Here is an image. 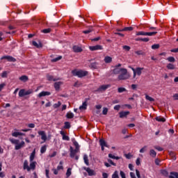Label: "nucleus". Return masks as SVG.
<instances>
[{
  "mask_svg": "<svg viewBox=\"0 0 178 178\" xmlns=\"http://www.w3.org/2000/svg\"><path fill=\"white\" fill-rule=\"evenodd\" d=\"M35 165H37V162L31 161L30 165L29 166V161L27 160H24L23 168L24 170L30 172V170H34V169H35Z\"/></svg>",
  "mask_w": 178,
  "mask_h": 178,
  "instance_id": "obj_1",
  "label": "nucleus"
},
{
  "mask_svg": "<svg viewBox=\"0 0 178 178\" xmlns=\"http://www.w3.org/2000/svg\"><path fill=\"white\" fill-rule=\"evenodd\" d=\"M72 74L74 76L79 77V79H81L82 77H86V76L88 74V72L84 71L83 70H73L72 71Z\"/></svg>",
  "mask_w": 178,
  "mask_h": 178,
  "instance_id": "obj_2",
  "label": "nucleus"
},
{
  "mask_svg": "<svg viewBox=\"0 0 178 178\" xmlns=\"http://www.w3.org/2000/svg\"><path fill=\"white\" fill-rule=\"evenodd\" d=\"M128 79H130V75H129V73L127 72V69L124 68L122 70L121 73L118 75V79L120 81L128 80Z\"/></svg>",
  "mask_w": 178,
  "mask_h": 178,
  "instance_id": "obj_3",
  "label": "nucleus"
},
{
  "mask_svg": "<svg viewBox=\"0 0 178 178\" xmlns=\"http://www.w3.org/2000/svg\"><path fill=\"white\" fill-rule=\"evenodd\" d=\"M158 34V32H145V31H138L136 33V35H148L149 37H152V35H155Z\"/></svg>",
  "mask_w": 178,
  "mask_h": 178,
  "instance_id": "obj_4",
  "label": "nucleus"
},
{
  "mask_svg": "<svg viewBox=\"0 0 178 178\" xmlns=\"http://www.w3.org/2000/svg\"><path fill=\"white\" fill-rule=\"evenodd\" d=\"M109 87H111L110 84L102 85L95 90V92H104V91H106Z\"/></svg>",
  "mask_w": 178,
  "mask_h": 178,
  "instance_id": "obj_5",
  "label": "nucleus"
},
{
  "mask_svg": "<svg viewBox=\"0 0 178 178\" xmlns=\"http://www.w3.org/2000/svg\"><path fill=\"white\" fill-rule=\"evenodd\" d=\"M3 59H6L8 62H16V58L12 56H3L1 58V60H3Z\"/></svg>",
  "mask_w": 178,
  "mask_h": 178,
  "instance_id": "obj_6",
  "label": "nucleus"
},
{
  "mask_svg": "<svg viewBox=\"0 0 178 178\" xmlns=\"http://www.w3.org/2000/svg\"><path fill=\"white\" fill-rule=\"evenodd\" d=\"M79 150H77L76 149H73V147L70 146V158H74L76 154H77L79 152Z\"/></svg>",
  "mask_w": 178,
  "mask_h": 178,
  "instance_id": "obj_7",
  "label": "nucleus"
},
{
  "mask_svg": "<svg viewBox=\"0 0 178 178\" xmlns=\"http://www.w3.org/2000/svg\"><path fill=\"white\" fill-rule=\"evenodd\" d=\"M89 49L90 51H99V50H102V46L99 45V44H97L95 46H90L89 47Z\"/></svg>",
  "mask_w": 178,
  "mask_h": 178,
  "instance_id": "obj_8",
  "label": "nucleus"
},
{
  "mask_svg": "<svg viewBox=\"0 0 178 178\" xmlns=\"http://www.w3.org/2000/svg\"><path fill=\"white\" fill-rule=\"evenodd\" d=\"M120 118L123 119V118H127L128 115H130V111H121L119 113Z\"/></svg>",
  "mask_w": 178,
  "mask_h": 178,
  "instance_id": "obj_9",
  "label": "nucleus"
},
{
  "mask_svg": "<svg viewBox=\"0 0 178 178\" xmlns=\"http://www.w3.org/2000/svg\"><path fill=\"white\" fill-rule=\"evenodd\" d=\"M84 169L86 170L88 176H95V172L93 170H91L90 168H85Z\"/></svg>",
  "mask_w": 178,
  "mask_h": 178,
  "instance_id": "obj_10",
  "label": "nucleus"
},
{
  "mask_svg": "<svg viewBox=\"0 0 178 178\" xmlns=\"http://www.w3.org/2000/svg\"><path fill=\"white\" fill-rule=\"evenodd\" d=\"M72 49L75 53L83 52V49L77 45L73 46Z\"/></svg>",
  "mask_w": 178,
  "mask_h": 178,
  "instance_id": "obj_11",
  "label": "nucleus"
},
{
  "mask_svg": "<svg viewBox=\"0 0 178 178\" xmlns=\"http://www.w3.org/2000/svg\"><path fill=\"white\" fill-rule=\"evenodd\" d=\"M124 68H119V67H115L113 70V73L114 74H120L122 70H124Z\"/></svg>",
  "mask_w": 178,
  "mask_h": 178,
  "instance_id": "obj_12",
  "label": "nucleus"
},
{
  "mask_svg": "<svg viewBox=\"0 0 178 178\" xmlns=\"http://www.w3.org/2000/svg\"><path fill=\"white\" fill-rule=\"evenodd\" d=\"M32 44L36 48H42V43L41 42H37L35 41H33Z\"/></svg>",
  "mask_w": 178,
  "mask_h": 178,
  "instance_id": "obj_13",
  "label": "nucleus"
},
{
  "mask_svg": "<svg viewBox=\"0 0 178 178\" xmlns=\"http://www.w3.org/2000/svg\"><path fill=\"white\" fill-rule=\"evenodd\" d=\"M60 86H62V82H60V81L54 83V88H55L56 91H59V90L60 88Z\"/></svg>",
  "mask_w": 178,
  "mask_h": 178,
  "instance_id": "obj_14",
  "label": "nucleus"
},
{
  "mask_svg": "<svg viewBox=\"0 0 178 178\" xmlns=\"http://www.w3.org/2000/svg\"><path fill=\"white\" fill-rule=\"evenodd\" d=\"M23 145H24V141H22L20 143H17L16 145H15V149H16L17 151L20 149Z\"/></svg>",
  "mask_w": 178,
  "mask_h": 178,
  "instance_id": "obj_15",
  "label": "nucleus"
},
{
  "mask_svg": "<svg viewBox=\"0 0 178 178\" xmlns=\"http://www.w3.org/2000/svg\"><path fill=\"white\" fill-rule=\"evenodd\" d=\"M47 80H48L49 81H58L57 79L54 78V76L50 75V74H47Z\"/></svg>",
  "mask_w": 178,
  "mask_h": 178,
  "instance_id": "obj_16",
  "label": "nucleus"
},
{
  "mask_svg": "<svg viewBox=\"0 0 178 178\" xmlns=\"http://www.w3.org/2000/svg\"><path fill=\"white\" fill-rule=\"evenodd\" d=\"M169 178H178V172H171L170 175L168 176Z\"/></svg>",
  "mask_w": 178,
  "mask_h": 178,
  "instance_id": "obj_17",
  "label": "nucleus"
},
{
  "mask_svg": "<svg viewBox=\"0 0 178 178\" xmlns=\"http://www.w3.org/2000/svg\"><path fill=\"white\" fill-rule=\"evenodd\" d=\"M99 144H100V147H106V148H108V144H106V142L105 141V140L100 139Z\"/></svg>",
  "mask_w": 178,
  "mask_h": 178,
  "instance_id": "obj_18",
  "label": "nucleus"
},
{
  "mask_svg": "<svg viewBox=\"0 0 178 178\" xmlns=\"http://www.w3.org/2000/svg\"><path fill=\"white\" fill-rule=\"evenodd\" d=\"M20 81H23L24 83H26V81H29V76L26 75H22L19 77Z\"/></svg>",
  "mask_w": 178,
  "mask_h": 178,
  "instance_id": "obj_19",
  "label": "nucleus"
},
{
  "mask_svg": "<svg viewBox=\"0 0 178 178\" xmlns=\"http://www.w3.org/2000/svg\"><path fill=\"white\" fill-rule=\"evenodd\" d=\"M166 67L168 69V70H175V69H176V66L172 63H168Z\"/></svg>",
  "mask_w": 178,
  "mask_h": 178,
  "instance_id": "obj_20",
  "label": "nucleus"
},
{
  "mask_svg": "<svg viewBox=\"0 0 178 178\" xmlns=\"http://www.w3.org/2000/svg\"><path fill=\"white\" fill-rule=\"evenodd\" d=\"M34 158H35V150H33L31 154L29 157L30 162H33L34 161Z\"/></svg>",
  "mask_w": 178,
  "mask_h": 178,
  "instance_id": "obj_21",
  "label": "nucleus"
},
{
  "mask_svg": "<svg viewBox=\"0 0 178 178\" xmlns=\"http://www.w3.org/2000/svg\"><path fill=\"white\" fill-rule=\"evenodd\" d=\"M142 70H144V67H136V72L138 76H141Z\"/></svg>",
  "mask_w": 178,
  "mask_h": 178,
  "instance_id": "obj_22",
  "label": "nucleus"
},
{
  "mask_svg": "<svg viewBox=\"0 0 178 178\" xmlns=\"http://www.w3.org/2000/svg\"><path fill=\"white\" fill-rule=\"evenodd\" d=\"M83 161L87 166H88V165H90V162L88 161V156H87V154H84Z\"/></svg>",
  "mask_w": 178,
  "mask_h": 178,
  "instance_id": "obj_23",
  "label": "nucleus"
},
{
  "mask_svg": "<svg viewBox=\"0 0 178 178\" xmlns=\"http://www.w3.org/2000/svg\"><path fill=\"white\" fill-rule=\"evenodd\" d=\"M105 63H111L112 62V57L107 56L104 58Z\"/></svg>",
  "mask_w": 178,
  "mask_h": 178,
  "instance_id": "obj_24",
  "label": "nucleus"
},
{
  "mask_svg": "<svg viewBox=\"0 0 178 178\" xmlns=\"http://www.w3.org/2000/svg\"><path fill=\"white\" fill-rule=\"evenodd\" d=\"M39 136H42V140L45 143V131H40L38 132Z\"/></svg>",
  "mask_w": 178,
  "mask_h": 178,
  "instance_id": "obj_25",
  "label": "nucleus"
},
{
  "mask_svg": "<svg viewBox=\"0 0 178 178\" xmlns=\"http://www.w3.org/2000/svg\"><path fill=\"white\" fill-rule=\"evenodd\" d=\"M156 120L157 122H162L163 123H165V122H166V119H165V118H163V117H156Z\"/></svg>",
  "mask_w": 178,
  "mask_h": 178,
  "instance_id": "obj_26",
  "label": "nucleus"
},
{
  "mask_svg": "<svg viewBox=\"0 0 178 178\" xmlns=\"http://www.w3.org/2000/svg\"><path fill=\"white\" fill-rule=\"evenodd\" d=\"M13 137H19V136H24V134L22 132H14L12 134Z\"/></svg>",
  "mask_w": 178,
  "mask_h": 178,
  "instance_id": "obj_27",
  "label": "nucleus"
},
{
  "mask_svg": "<svg viewBox=\"0 0 178 178\" xmlns=\"http://www.w3.org/2000/svg\"><path fill=\"white\" fill-rule=\"evenodd\" d=\"M149 155L152 158H155L156 156V152L154 149H150Z\"/></svg>",
  "mask_w": 178,
  "mask_h": 178,
  "instance_id": "obj_28",
  "label": "nucleus"
},
{
  "mask_svg": "<svg viewBox=\"0 0 178 178\" xmlns=\"http://www.w3.org/2000/svg\"><path fill=\"white\" fill-rule=\"evenodd\" d=\"M134 30V28L131 26L125 27L122 29V31H133Z\"/></svg>",
  "mask_w": 178,
  "mask_h": 178,
  "instance_id": "obj_29",
  "label": "nucleus"
},
{
  "mask_svg": "<svg viewBox=\"0 0 178 178\" xmlns=\"http://www.w3.org/2000/svg\"><path fill=\"white\" fill-rule=\"evenodd\" d=\"M19 97H26L25 95V90L24 89H21L19 92Z\"/></svg>",
  "mask_w": 178,
  "mask_h": 178,
  "instance_id": "obj_30",
  "label": "nucleus"
},
{
  "mask_svg": "<svg viewBox=\"0 0 178 178\" xmlns=\"http://www.w3.org/2000/svg\"><path fill=\"white\" fill-rule=\"evenodd\" d=\"M161 172L163 176H165V177H169V172H168V170H162Z\"/></svg>",
  "mask_w": 178,
  "mask_h": 178,
  "instance_id": "obj_31",
  "label": "nucleus"
},
{
  "mask_svg": "<svg viewBox=\"0 0 178 178\" xmlns=\"http://www.w3.org/2000/svg\"><path fill=\"white\" fill-rule=\"evenodd\" d=\"M73 144L75 147V149L80 151V145H79V143H77V141H76V140H74Z\"/></svg>",
  "mask_w": 178,
  "mask_h": 178,
  "instance_id": "obj_32",
  "label": "nucleus"
},
{
  "mask_svg": "<svg viewBox=\"0 0 178 178\" xmlns=\"http://www.w3.org/2000/svg\"><path fill=\"white\" fill-rule=\"evenodd\" d=\"M98 63L97 62H95V63H90V67L91 69H97L98 67Z\"/></svg>",
  "mask_w": 178,
  "mask_h": 178,
  "instance_id": "obj_33",
  "label": "nucleus"
},
{
  "mask_svg": "<svg viewBox=\"0 0 178 178\" xmlns=\"http://www.w3.org/2000/svg\"><path fill=\"white\" fill-rule=\"evenodd\" d=\"M126 91H127V90L125 88L120 87L118 88V92L120 94H122V92H126Z\"/></svg>",
  "mask_w": 178,
  "mask_h": 178,
  "instance_id": "obj_34",
  "label": "nucleus"
},
{
  "mask_svg": "<svg viewBox=\"0 0 178 178\" xmlns=\"http://www.w3.org/2000/svg\"><path fill=\"white\" fill-rule=\"evenodd\" d=\"M79 109L81 111L83 109H87V102H84L82 105L79 107Z\"/></svg>",
  "mask_w": 178,
  "mask_h": 178,
  "instance_id": "obj_35",
  "label": "nucleus"
},
{
  "mask_svg": "<svg viewBox=\"0 0 178 178\" xmlns=\"http://www.w3.org/2000/svg\"><path fill=\"white\" fill-rule=\"evenodd\" d=\"M167 60H168V62H170L171 63H173L176 62V59H175V57H173V56H170V57H168V58H167Z\"/></svg>",
  "mask_w": 178,
  "mask_h": 178,
  "instance_id": "obj_36",
  "label": "nucleus"
},
{
  "mask_svg": "<svg viewBox=\"0 0 178 178\" xmlns=\"http://www.w3.org/2000/svg\"><path fill=\"white\" fill-rule=\"evenodd\" d=\"M66 177L67 178V177H70V176L72 175V168H69L67 170V172H66Z\"/></svg>",
  "mask_w": 178,
  "mask_h": 178,
  "instance_id": "obj_37",
  "label": "nucleus"
},
{
  "mask_svg": "<svg viewBox=\"0 0 178 178\" xmlns=\"http://www.w3.org/2000/svg\"><path fill=\"white\" fill-rule=\"evenodd\" d=\"M145 98L147 101H149V102H154V101H155V99L149 97L148 95H145Z\"/></svg>",
  "mask_w": 178,
  "mask_h": 178,
  "instance_id": "obj_38",
  "label": "nucleus"
},
{
  "mask_svg": "<svg viewBox=\"0 0 178 178\" xmlns=\"http://www.w3.org/2000/svg\"><path fill=\"white\" fill-rule=\"evenodd\" d=\"M9 141H10L11 143L15 144V145L17 144H19V140L13 139V138H10Z\"/></svg>",
  "mask_w": 178,
  "mask_h": 178,
  "instance_id": "obj_39",
  "label": "nucleus"
},
{
  "mask_svg": "<svg viewBox=\"0 0 178 178\" xmlns=\"http://www.w3.org/2000/svg\"><path fill=\"white\" fill-rule=\"evenodd\" d=\"M66 116L67 119H73V118H74V114H73V113H67Z\"/></svg>",
  "mask_w": 178,
  "mask_h": 178,
  "instance_id": "obj_40",
  "label": "nucleus"
},
{
  "mask_svg": "<svg viewBox=\"0 0 178 178\" xmlns=\"http://www.w3.org/2000/svg\"><path fill=\"white\" fill-rule=\"evenodd\" d=\"M112 178H119V172L115 170L112 175Z\"/></svg>",
  "mask_w": 178,
  "mask_h": 178,
  "instance_id": "obj_41",
  "label": "nucleus"
},
{
  "mask_svg": "<svg viewBox=\"0 0 178 178\" xmlns=\"http://www.w3.org/2000/svg\"><path fill=\"white\" fill-rule=\"evenodd\" d=\"M62 59V56H58V57H56L51 60V62H58V60H60Z\"/></svg>",
  "mask_w": 178,
  "mask_h": 178,
  "instance_id": "obj_42",
  "label": "nucleus"
},
{
  "mask_svg": "<svg viewBox=\"0 0 178 178\" xmlns=\"http://www.w3.org/2000/svg\"><path fill=\"white\" fill-rule=\"evenodd\" d=\"M64 129H70L71 126H70V122H65L64 123Z\"/></svg>",
  "mask_w": 178,
  "mask_h": 178,
  "instance_id": "obj_43",
  "label": "nucleus"
},
{
  "mask_svg": "<svg viewBox=\"0 0 178 178\" xmlns=\"http://www.w3.org/2000/svg\"><path fill=\"white\" fill-rule=\"evenodd\" d=\"M60 105H62V103H60V102H58V103L54 104L53 106L55 109H56L57 108H59Z\"/></svg>",
  "mask_w": 178,
  "mask_h": 178,
  "instance_id": "obj_44",
  "label": "nucleus"
},
{
  "mask_svg": "<svg viewBox=\"0 0 178 178\" xmlns=\"http://www.w3.org/2000/svg\"><path fill=\"white\" fill-rule=\"evenodd\" d=\"M159 44H154L152 45V49H159Z\"/></svg>",
  "mask_w": 178,
  "mask_h": 178,
  "instance_id": "obj_45",
  "label": "nucleus"
},
{
  "mask_svg": "<svg viewBox=\"0 0 178 178\" xmlns=\"http://www.w3.org/2000/svg\"><path fill=\"white\" fill-rule=\"evenodd\" d=\"M1 77L3 79H6V77H8V72L6 71L3 72L1 74Z\"/></svg>",
  "mask_w": 178,
  "mask_h": 178,
  "instance_id": "obj_46",
  "label": "nucleus"
},
{
  "mask_svg": "<svg viewBox=\"0 0 178 178\" xmlns=\"http://www.w3.org/2000/svg\"><path fill=\"white\" fill-rule=\"evenodd\" d=\"M92 31V29H89L88 30L83 31V34H90Z\"/></svg>",
  "mask_w": 178,
  "mask_h": 178,
  "instance_id": "obj_47",
  "label": "nucleus"
},
{
  "mask_svg": "<svg viewBox=\"0 0 178 178\" xmlns=\"http://www.w3.org/2000/svg\"><path fill=\"white\" fill-rule=\"evenodd\" d=\"M120 176H121L122 178H126V174L122 170H120Z\"/></svg>",
  "mask_w": 178,
  "mask_h": 178,
  "instance_id": "obj_48",
  "label": "nucleus"
},
{
  "mask_svg": "<svg viewBox=\"0 0 178 178\" xmlns=\"http://www.w3.org/2000/svg\"><path fill=\"white\" fill-rule=\"evenodd\" d=\"M147 148V146H144L143 148H141L139 151L140 154H144L145 152V149Z\"/></svg>",
  "mask_w": 178,
  "mask_h": 178,
  "instance_id": "obj_49",
  "label": "nucleus"
},
{
  "mask_svg": "<svg viewBox=\"0 0 178 178\" xmlns=\"http://www.w3.org/2000/svg\"><path fill=\"white\" fill-rule=\"evenodd\" d=\"M135 54H136V55H144V51L139 50V51H135Z\"/></svg>",
  "mask_w": 178,
  "mask_h": 178,
  "instance_id": "obj_50",
  "label": "nucleus"
},
{
  "mask_svg": "<svg viewBox=\"0 0 178 178\" xmlns=\"http://www.w3.org/2000/svg\"><path fill=\"white\" fill-rule=\"evenodd\" d=\"M103 115H108V108H104L102 111Z\"/></svg>",
  "mask_w": 178,
  "mask_h": 178,
  "instance_id": "obj_51",
  "label": "nucleus"
},
{
  "mask_svg": "<svg viewBox=\"0 0 178 178\" xmlns=\"http://www.w3.org/2000/svg\"><path fill=\"white\" fill-rule=\"evenodd\" d=\"M38 97L41 98V97H45V91H42L38 94Z\"/></svg>",
  "mask_w": 178,
  "mask_h": 178,
  "instance_id": "obj_52",
  "label": "nucleus"
},
{
  "mask_svg": "<svg viewBox=\"0 0 178 178\" xmlns=\"http://www.w3.org/2000/svg\"><path fill=\"white\" fill-rule=\"evenodd\" d=\"M33 93V90H25V95H30V94Z\"/></svg>",
  "mask_w": 178,
  "mask_h": 178,
  "instance_id": "obj_53",
  "label": "nucleus"
},
{
  "mask_svg": "<svg viewBox=\"0 0 178 178\" xmlns=\"http://www.w3.org/2000/svg\"><path fill=\"white\" fill-rule=\"evenodd\" d=\"M108 163H110V165H112L113 166H116V163H115L112 160L108 159Z\"/></svg>",
  "mask_w": 178,
  "mask_h": 178,
  "instance_id": "obj_54",
  "label": "nucleus"
},
{
  "mask_svg": "<svg viewBox=\"0 0 178 178\" xmlns=\"http://www.w3.org/2000/svg\"><path fill=\"white\" fill-rule=\"evenodd\" d=\"M130 47L127 46V45H124L123 46V49H124L125 51H130Z\"/></svg>",
  "mask_w": 178,
  "mask_h": 178,
  "instance_id": "obj_55",
  "label": "nucleus"
},
{
  "mask_svg": "<svg viewBox=\"0 0 178 178\" xmlns=\"http://www.w3.org/2000/svg\"><path fill=\"white\" fill-rule=\"evenodd\" d=\"M41 154H44L45 152V145H43L40 149Z\"/></svg>",
  "mask_w": 178,
  "mask_h": 178,
  "instance_id": "obj_56",
  "label": "nucleus"
},
{
  "mask_svg": "<svg viewBox=\"0 0 178 178\" xmlns=\"http://www.w3.org/2000/svg\"><path fill=\"white\" fill-rule=\"evenodd\" d=\"M63 140H65V141H69L70 140V138L67 136H63Z\"/></svg>",
  "mask_w": 178,
  "mask_h": 178,
  "instance_id": "obj_57",
  "label": "nucleus"
},
{
  "mask_svg": "<svg viewBox=\"0 0 178 178\" xmlns=\"http://www.w3.org/2000/svg\"><path fill=\"white\" fill-rule=\"evenodd\" d=\"M28 127H29L30 129H34V127H35V124L33 123L29 124Z\"/></svg>",
  "mask_w": 178,
  "mask_h": 178,
  "instance_id": "obj_58",
  "label": "nucleus"
},
{
  "mask_svg": "<svg viewBox=\"0 0 178 178\" xmlns=\"http://www.w3.org/2000/svg\"><path fill=\"white\" fill-rule=\"evenodd\" d=\"M172 97H173L175 101H178V93H175V95H173Z\"/></svg>",
  "mask_w": 178,
  "mask_h": 178,
  "instance_id": "obj_59",
  "label": "nucleus"
},
{
  "mask_svg": "<svg viewBox=\"0 0 178 178\" xmlns=\"http://www.w3.org/2000/svg\"><path fill=\"white\" fill-rule=\"evenodd\" d=\"M136 173L138 178H141V175H140V171L138 170H136Z\"/></svg>",
  "mask_w": 178,
  "mask_h": 178,
  "instance_id": "obj_60",
  "label": "nucleus"
},
{
  "mask_svg": "<svg viewBox=\"0 0 178 178\" xmlns=\"http://www.w3.org/2000/svg\"><path fill=\"white\" fill-rule=\"evenodd\" d=\"M114 110L115 111H120V105H115L114 106Z\"/></svg>",
  "mask_w": 178,
  "mask_h": 178,
  "instance_id": "obj_61",
  "label": "nucleus"
},
{
  "mask_svg": "<svg viewBox=\"0 0 178 178\" xmlns=\"http://www.w3.org/2000/svg\"><path fill=\"white\" fill-rule=\"evenodd\" d=\"M148 41H149V38H142L143 42H148Z\"/></svg>",
  "mask_w": 178,
  "mask_h": 178,
  "instance_id": "obj_62",
  "label": "nucleus"
},
{
  "mask_svg": "<svg viewBox=\"0 0 178 178\" xmlns=\"http://www.w3.org/2000/svg\"><path fill=\"white\" fill-rule=\"evenodd\" d=\"M131 154L128 153L127 154H125V157L127 158V159H130L131 158Z\"/></svg>",
  "mask_w": 178,
  "mask_h": 178,
  "instance_id": "obj_63",
  "label": "nucleus"
},
{
  "mask_svg": "<svg viewBox=\"0 0 178 178\" xmlns=\"http://www.w3.org/2000/svg\"><path fill=\"white\" fill-rule=\"evenodd\" d=\"M102 176H103V178H108V173L106 172H103L102 173Z\"/></svg>",
  "mask_w": 178,
  "mask_h": 178,
  "instance_id": "obj_64",
  "label": "nucleus"
}]
</instances>
